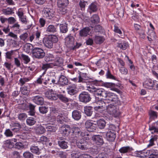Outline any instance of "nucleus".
<instances>
[{
  "label": "nucleus",
  "instance_id": "obj_1",
  "mask_svg": "<svg viewBox=\"0 0 158 158\" xmlns=\"http://www.w3.org/2000/svg\"><path fill=\"white\" fill-rule=\"evenodd\" d=\"M60 131L63 136H68L72 134L78 148L84 150L87 148L85 145L87 143L86 141L89 140L91 137L87 132L81 131L77 127L73 126L71 128L69 125H64L60 127Z\"/></svg>",
  "mask_w": 158,
  "mask_h": 158
},
{
  "label": "nucleus",
  "instance_id": "obj_2",
  "mask_svg": "<svg viewBox=\"0 0 158 158\" xmlns=\"http://www.w3.org/2000/svg\"><path fill=\"white\" fill-rule=\"evenodd\" d=\"M96 103L97 105L94 107V109L98 112L102 113L106 110L110 116L114 117L118 116L120 114L118 107L111 104L109 105L107 100H99Z\"/></svg>",
  "mask_w": 158,
  "mask_h": 158
},
{
  "label": "nucleus",
  "instance_id": "obj_3",
  "mask_svg": "<svg viewBox=\"0 0 158 158\" xmlns=\"http://www.w3.org/2000/svg\"><path fill=\"white\" fill-rule=\"evenodd\" d=\"M63 62L64 60L62 58L56 56L53 62L43 64L42 69L46 70L48 69L52 68L55 66H61L63 64Z\"/></svg>",
  "mask_w": 158,
  "mask_h": 158
},
{
  "label": "nucleus",
  "instance_id": "obj_4",
  "mask_svg": "<svg viewBox=\"0 0 158 158\" xmlns=\"http://www.w3.org/2000/svg\"><path fill=\"white\" fill-rule=\"evenodd\" d=\"M65 44L68 47L71 49L74 50L78 48L81 46L80 43H76V45L74 44V39L73 36L70 35H68L64 39Z\"/></svg>",
  "mask_w": 158,
  "mask_h": 158
},
{
  "label": "nucleus",
  "instance_id": "obj_5",
  "mask_svg": "<svg viewBox=\"0 0 158 158\" xmlns=\"http://www.w3.org/2000/svg\"><path fill=\"white\" fill-rule=\"evenodd\" d=\"M44 70L45 71L40 76V78H41L42 82H43L44 84L49 86L50 85H54L56 83V77H53L47 75L44 76L46 71Z\"/></svg>",
  "mask_w": 158,
  "mask_h": 158
},
{
  "label": "nucleus",
  "instance_id": "obj_6",
  "mask_svg": "<svg viewBox=\"0 0 158 158\" xmlns=\"http://www.w3.org/2000/svg\"><path fill=\"white\" fill-rule=\"evenodd\" d=\"M143 85L144 88L148 89H158V81L150 78L145 80L143 83Z\"/></svg>",
  "mask_w": 158,
  "mask_h": 158
},
{
  "label": "nucleus",
  "instance_id": "obj_7",
  "mask_svg": "<svg viewBox=\"0 0 158 158\" xmlns=\"http://www.w3.org/2000/svg\"><path fill=\"white\" fill-rule=\"evenodd\" d=\"M88 90L91 92H94L95 95L100 97L106 98L107 91L102 88L97 89L92 86H88Z\"/></svg>",
  "mask_w": 158,
  "mask_h": 158
},
{
  "label": "nucleus",
  "instance_id": "obj_8",
  "mask_svg": "<svg viewBox=\"0 0 158 158\" xmlns=\"http://www.w3.org/2000/svg\"><path fill=\"white\" fill-rule=\"evenodd\" d=\"M58 39L55 35H52L43 40L45 46L47 48H51L53 46V43L57 42Z\"/></svg>",
  "mask_w": 158,
  "mask_h": 158
},
{
  "label": "nucleus",
  "instance_id": "obj_9",
  "mask_svg": "<svg viewBox=\"0 0 158 158\" xmlns=\"http://www.w3.org/2000/svg\"><path fill=\"white\" fill-rule=\"evenodd\" d=\"M68 3V0H58L57 5L60 14L63 15L66 13L65 8Z\"/></svg>",
  "mask_w": 158,
  "mask_h": 158
},
{
  "label": "nucleus",
  "instance_id": "obj_10",
  "mask_svg": "<svg viewBox=\"0 0 158 158\" xmlns=\"http://www.w3.org/2000/svg\"><path fill=\"white\" fill-rule=\"evenodd\" d=\"M32 54L35 58L38 59L43 58L45 56V53L41 48L35 47L32 50Z\"/></svg>",
  "mask_w": 158,
  "mask_h": 158
},
{
  "label": "nucleus",
  "instance_id": "obj_11",
  "mask_svg": "<svg viewBox=\"0 0 158 158\" xmlns=\"http://www.w3.org/2000/svg\"><path fill=\"white\" fill-rule=\"evenodd\" d=\"M107 94L106 98H107L106 100H107L108 104L111 102L118 103L119 101L117 96L114 94L107 91Z\"/></svg>",
  "mask_w": 158,
  "mask_h": 158
},
{
  "label": "nucleus",
  "instance_id": "obj_12",
  "mask_svg": "<svg viewBox=\"0 0 158 158\" xmlns=\"http://www.w3.org/2000/svg\"><path fill=\"white\" fill-rule=\"evenodd\" d=\"M43 12L44 16L48 19H51L54 16V11L50 8H44Z\"/></svg>",
  "mask_w": 158,
  "mask_h": 158
},
{
  "label": "nucleus",
  "instance_id": "obj_13",
  "mask_svg": "<svg viewBox=\"0 0 158 158\" xmlns=\"http://www.w3.org/2000/svg\"><path fill=\"white\" fill-rule=\"evenodd\" d=\"M79 99L81 102L87 103L90 100L91 98L89 94L87 92H83L80 94Z\"/></svg>",
  "mask_w": 158,
  "mask_h": 158
},
{
  "label": "nucleus",
  "instance_id": "obj_14",
  "mask_svg": "<svg viewBox=\"0 0 158 158\" xmlns=\"http://www.w3.org/2000/svg\"><path fill=\"white\" fill-rule=\"evenodd\" d=\"M17 141V139L15 138L7 140L4 142L3 146L6 149H11L14 147L15 144L13 142H15Z\"/></svg>",
  "mask_w": 158,
  "mask_h": 158
},
{
  "label": "nucleus",
  "instance_id": "obj_15",
  "mask_svg": "<svg viewBox=\"0 0 158 158\" xmlns=\"http://www.w3.org/2000/svg\"><path fill=\"white\" fill-rule=\"evenodd\" d=\"M85 127L89 131H93L96 129V125L91 120H87L85 123Z\"/></svg>",
  "mask_w": 158,
  "mask_h": 158
},
{
  "label": "nucleus",
  "instance_id": "obj_16",
  "mask_svg": "<svg viewBox=\"0 0 158 158\" xmlns=\"http://www.w3.org/2000/svg\"><path fill=\"white\" fill-rule=\"evenodd\" d=\"M106 137L108 140L111 141H114L116 137L115 131H108L106 134Z\"/></svg>",
  "mask_w": 158,
  "mask_h": 158
},
{
  "label": "nucleus",
  "instance_id": "obj_17",
  "mask_svg": "<svg viewBox=\"0 0 158 158\" xmlns=\"http://www.w3.org/2000/svg\"><path fill=\"white\" fill-rule=\"evenodd\" d=\"M45 96L48 99L56 100L57 98V95L52 90H49L45 93Z\"/></svg>",
  "mask_w": 158,
  "mask_h": 158
},
{
  "label": "nucleus",
  "instance_id": "obj_18",
  "mask_svg": "<svg viewBox=\"0 0 158 158\" xmlns=\"http://www.w3.org/2000/svg\"><path fill=\"white\" fill-rule=\"evenodd\" d=\"M92 139L97 144L100 145L103 144V143L102 137L99 135H94L92 137Z\"/></svg>",
  "mask_w": 158,
  "mask_h": 158
},
{
  "label": "nucleus",
  "instance_id": "obj_19",
  "mask_svg": "<svg viewBox=\"0 0 158 158\" xmlns=\"http://www.w3.org/2000/svg\"><path fill=\"white\" fill-rule=\"evenodd\" d=\"M56 83L55 84H58L61 85H64L68 84V80L65 76L61 75L60 77L59 80L57 82L56 81Z\"/></svg>",
  "mask_w": 158,
  "mask_h": 158
},
{
  "label": "nucleus",
  "instance_id": "obj_20",
  "mask_svg": "<svg viewBox=\"0 0 158 158\" xmlns=\"http://www.w3.org/2000/svg\"><path fill=\"white\" fill-rule=\"evenodd\" d=\"M33 101L37 105H42L44 102V99L43 97L39 96H35L33 99Z\"/></svg>",
  "mask_w": 158,
  "mask_h": 158
},
{
  "label": "nucleus",
  "instance_id": "obj_21",
  "mask_svg": "<svg viewBox=\"0 0 158 158\" xmlns=\"http://www.w3.org/2000/svg\"><path fill=\"white\" fill-rule=\"evenodd\" d=\"M149 129L152 134L158 133V121L154 123V126H150Z\"/></svg>",
  "mask_w": 158,
  "mask_h": 158
},
{
  "label": "nucleus",
  "instance_id": "obj_22",
  "mask_svg": "<svg viewBox=\"0 0 158 158\" xmlns=\"http://www.w3.org/2000/svg\"><path fill=\"white\" fill-rule=\"evenodd\" d=\"M35 132L37 134H43L46 131L45 127L41 125H38L35 127Z\"/></svg>",
  "mask_w": 158,
  "mask_h": 158
},
{
  "label": "nucleus",
  "instance_id": "obj_23",
  "mask_svg": "<svg viewBox=\"0 0 158 158\" xmlns=\"http://www.w3.org/2000/svg\"><path fill=\"white\" fill-rule=\"evenodd\" d=\"M73 118L76 120H78L81 117V113L77 110H74L72 113Z\"/></svg>",
  "mask_w": 158,
  "mask_h": 158
},
{
  "label": "nucleus",
  "instance_id": "obj_24",
  "mask_svg": "<svg viewBox=\"0 0 158 158\" xmlns=\"http://www.w3.org/2000/svg\"><path fill=\"white\" fill-rule=\"evenodd\" d=\"M79 76L78 77V82H83L85 80L87 77V74L86 73L79 72Z\"/></svg>",
  "mask_w": 158,
  "mask_h": 158
},
{
  "label": "nucleus",
  "instance_id": "obj_25",
  "mask_svg": "<svg viewBox=\"0 0 158 158\" xmlns=\"http://www.w3.org/2000/svg\"><path fill=\"white\" fill-rule=\"evenodd\" d=\"M12 29L16 33L20 34L21 31V29L20 27V25L18 23L13 24L11 27Z\"/></svg>",
  "mask_w": 158,
  "mask_h": 158
},
{
  "label": "nucleus",
  "instance_id": "obj_26",
  "mask_svg": "<svg viewBox=\"0 0 158 158\" xmlns=\"http://www.w3.org/2000/svg\"><path fill=\"white\" fill-rule=\"evenodd\" d=\"M44 126L48 131L54 132H55L57 129V127L56 126L53 124L52 125L48 124H45Z\"/></svg>",
  "mask_w": 158,
  "mask_h": 158
},
{
  "label": "nucleus",
  "instance_id": "obj_27",
  "mask_svg": "<svg viewBox=\"0 0 158 158\" xmlns=\"http://www.w3.org/2000/svg\"><path fill=\"white\" fill-rule=\"evenodd\" d=\"M84 112L88 116H91L93 113L92 107L91 106H86L84 107Z\"/></svg>",
  "mask_w": 158,
  "mask_h": 158
},
{
  "label": "nucleus",
  "instance_id": "obj_28",
  "mask_svg": "<svg viewBox=\"0 0 158 158\" xmlns=\"http://www.w3.org/2000/svg\"><path fill=\"white\" fill-rule=\"evenodd\" d=\"M56 56L52 54H48L45 57V61L47 62H53Z\"/></svg>",
  "mask_w": 158,
  "mask_h": 158
},
{
  "label": "nucleus",
  "instance_id": "obj_29",
  "mask_svg": "<svg viewBox=\"0 0 158 158\" xmlns=\"http://www.w3.org/2000/svg\"><path fill=\"white\" fill-rule=\"evenodd\" d=\"M28 34L27 32H25L21 34L19 36L20 40L26 43L29 41Z\"/></svg>",
  "mask_w": 158,
  "mask_h": 158
},
{
  "label": "nucleus",
  "instance_id": "obj_30",
  "mask_svg": "<svg viewBox=\"0 0 158 158\" xmlns=\"http://www.w3.org/2000/svg\"><path fill=\"white\" fill-rule=\"evenodd\" d=\"M90 29L88 27H85L80 31V35L81 36H86L89 34Z\"/></svg>",
  "mask_w": 158,
  "mask_h": 158
},
{
  "label": "nucleus",
  "instance_id": "obj_31",
  "mask_svg": "<svg viewBox=\"0 0 158 158\" xmlns=\"http://www.w3.org/2000/svg\"><path fill=\"white\" fill-rule=\"evenodd\" d=\"M98 8L96 5L94 3H92L89 6L88 9V11L91 14L92 12L96 11Z\"/></svg>",
  "mask_w": 158,
  "mask_h": 158
},
{
  "label": "nucleus",
  "instance_id": "obj_32",
  "mask_svg": "<svg viewBox=\"0 0 158 158\" xmlns=\"http://www.w3.org/2000/svg\"><path fill=\"white\" fill-rule=\"evenodd\" d=\"M60 29L61 32L62 33H66L68 31L67 26L66 23H63L60 24Z\"/></svg>",
  "mask_w": 158,
  "mask_h": 158
},
{
  "label": "nucleus",
  "instance_id": "obj_33",
  "mask_svg": "<svg viewBox=\"0 0 158 158\" xmlns=\"http://www.w3.org/2000/svg\"><path fill=\"white\" fill-rule=\"evenodd\" d=\"M97 124L98 127L100 129L103 128L106 124L105 121L103 119H100L97 122Z\"/></svg>",
  "mask_w": 158,
  "mask_h": 158
},
{
  "label": "nucleus",
  "instance_id": "obj_34",
  "mask_svg": "<svg viewBox=\"0 0 158 158\" xmlns=\"http://www.w3.org/2000/svg\"><path fill=\"white\" fill-rule=\"evenodd\" d=\"M104 40V38L102 36H96L94 40L97 44H100L102 43Z\"/></svg>",
  "mask_w": 158,
  "mask_h": 158
},
{
  "label": "nucleus",
  "instance_id": "obj_35",
  "mask_svg": "<svg viewBox=\"0 0 158 158\" xmlns=\"http://www.w3.org/2000/svg\"><path fill=\"white\" fill-rule=\"evenodd\" d=\"M148 40L151 42L155 40L156 38V35L154 32L152 31L147 37Z\"/></svg>",
  "mask_w": 158,
  "mask_h": 158
},
{
  "label": "nucleus",
  "instance_id": "obj_36",
  "mask_svg": "<svg viewBox=\"0 0 158 158\" xmlns=\"http://www.w3.org/2000/svg\"><path fill=\"white\" fill-rule=\"evenodd\" d=\"M2 11L3 14L5 15H10L14 13L12 9L9 7L3 9Z\"/></svg>",
  "mask_w": 158,
  "mask_h": 158
},
{
  "label": "nucleus",
  "instance_id": "obj_37",
  "mask_svg": "<svg viewBox=\"0 0 158 158\" xmlns=\"http://www.w3.org/2000/svg\"><path fill=\"white\" fill-rule=\"evenodd\" d=\"M21 91L22 93L24 95H28L30 92V89L29 88L25 86L21 87Z\"/></svg>",
  "mask_w": 158,
  "mask_h": 158
},
{
  "label": "nucleus",
  "instance_id": "obj_38",
  "mask_svg": "<svg viewBox=\"0 0 158 158\" xmlns=\"http://www.w3.org/2000/svg\"><path fill=\"white\" fill-rule=\"evenodd\" d=\"M148 113L150 119L154 120L157 118V114L156 112L150 110L149 111Z\"/></svg>",
  "mask_w": 158,
  "mask_h": 158
},
{
  "label": "nucleus",
  "instance_id": "obj_39",
  "mask_svg": "<svg viewBox=\"0 0 158 158\" xmlns=\"http://www.w3.org/2000/svg\"><path fill=\"white\" fill-rule=\"evenodd\" d=\"M20 128V126L19 123H14L11 127V130L15 132L19 131Z\"/></svg>",
  "mask_w": 158,
  "mask_h": 158
},
{
  "label": "nucleus",
  "instance_id": "obj_40",
  "mask_svg": "<svg viewBox=\"0 0 158 158\" xmlns=\"http://www.w3.org/2000/svg\"><path fill=\"white\" fill-rule=\"evenodd\" d=\"M46 31L50 33H54L56 31V28L53 25H49L47 28Z\"/></svg>",
  "mask_w": 158,
  "mask_h": 158
},
{
  "label": "nucleus",
  "instance_id": "obj_41",
  "mask_svg": "<svg viewBox=\"0 0 158 158\" xmlns=\"http://www.w3.org/2000/svg\"><path fill=\"white\" fill-rule=\"evenodd\" d=\"M58 144L60 147L63 149H66L68 147V143L65 141H59Z\"/></svg>",
  "mask_w": 158,
  "mask_h": 158
},
{
  "label": "nucleus",
  "instance_id": "obj_42",
  "mask_svg": "<svg viewBox=\"0 0 158 158\" xmlns=\"http://www.w3.org/2000/svg\"><path fill=\"white\" fill-rule=\"evenodd\" d=\"M132 150L131 148H130L129 147H122L119 149V152L123 153H124L126 152H129Z\"/></svg>",
  "mask_w": 158,
  "mask_h": 158
},
{
  "label": "nucleus",
  "instance_id": "obj_43",
  "mask_svg": "<svg viewBox=\"0 0 158 158\" xmlns=\"http://www.w3.org/2000/svg\"><path fill=\"white\" fill-rule=\"evenodd\" d=\"M36 122V121L35 119L32 117H29L26 120L27 123L29 126L34 125L35 123Z\"/></svg>",
  "mask_w": 158,
  "mask_h": 158
},
{
  "label": "nucleus",
  "instance_id": "obj_44",
  "mask_svg": "<svg viewBox=\"0 0 158 158\" xmlns=\"http://www.w3.org/2000/svg\"><path fill=\"white\" fill-rule=\"evenodd\" d=\"M30 150L32 152L37 155H39L40 153L38 147L36 146H33L31 147Z\"/></svg>",
  "mask_w": 158,
  "mask_h": 158
},
{
  "label": "nucleus",
  "instance_id": "obj_45",
  "mask_svg": "<svg viewBox=\"0 0 158 158\" xmlns=\"http://www.w3.org/2000/svg\"><path fill=\"white\" fill-rule=\"evenodd\" d=\"M90 21L93 23H98L99 21V17L97 15H94L91 17Z\"/></svg>",
  "mask_w": 158,
  "mask_h": 158
},
{
  "label": "nucleus",
  "instance_id": "obj_46",
  "mask_svg": "<svg viewBox=\"0 0 158 158\" xmlns=\"http://www.w3.org/2000/svg\"><path fill=\"white\" fill-rule=\"evenodd\" d=\"M32 47V45L31 44L28 43L26 44L25 45L24 50L26 52L29 53L31 51Z\"/></svg>",
  "mask_w": 158,
  "mask_h": 158
},
{
  "label": "nucleus",
  "instance_id": "obj_47",
  "mask_svg": "<svg viewBox=\"0 0 158 158\" xmlns=\"http://www.w3.org/2000/svg\"><path fill=\"white\" fill-rule=\"evenodd\" d=\"M128 46V44L127 43L124 42L118 44L117 45L118 47L123 50H125L127 48Z\"/></svg>",
  "mask_w": 158,
  "mask_h": 158
},
{
  "label": "nucleus",
  "instance_id": "obj_48",
  "mask_svg": "<svg viewBox=\"0 0 158 158\" xmlns=\"http://www.w3.org/2000/svg\"><path fill=\"white\" fill-rule=\"evenodd\" d=\"M68 93L70 95L74 94L76 92V88L69 86L67 88Z\"/></svg>",
  "mask_w": 158,
  "mask_h": 158
},
{
  "label": "nucleus",
  "instance_id": "obj_49",
  "mask_svg": "<svg viewBox=\"0 0 158 158\" xmlns=\"http://www.w3.org/2000/svg\"><path fill=\"white\" fill-rule=\"evenodd\" d=\"M83 154L78 152H74L71 154V156L72 158H82Z\"/></svg>",
  "mask_w": 158,
  "mask_h": 158
},
{
  "label": "nucleus",
  "instance_id": "obj_50",
  "mask_svg": "<svg viewBox=\"0 0 158 158\" xmlns=\"http://www.w3.org/2000/svg\"><path fill=\"white\" fill-rule=\"evenodd\" d=\"M21 57L22 59L24 60V64H27L30 61V59L28 56L22 54L21 55Z\"/></svg>",
  "mask_w": 158,
  "mask_h": 158
},
{
  "label": "nucleus",
  "instance_id": "obj_51",
  "mask_svg": "<svg viewBox=\"0 0 158 158\" xmlns=\"http://www.w3.org/2000/svg\"><path fill=\"white\" fill-rule=\"evenodd\" d=\"M106 76L107 78L115 80L116 77L113 75L111 73L109 69H108L106 73Z\"/></svg>",
  "mask_w": 158,
  "mask_h": 158
},
{
  "label": "nucleus",
  "instance_id": "obj_52",
  "mask_svg": "<svg viewBox=\"0 0 158 158\" xmlns=\"http://www.w3.org/2000/svg\"><path fill=\"white\" fill-rule=\"evenodd\" d=\"M157 138V136H152V138L149 140V143L148 145V147H151L154 145V141H156Z\"/></svg>",
  "mask_w": 158,
  "mask_h": 158
},
{
  "label": "nucleus",
  "instance_id": "obj_53",
  "mask_svg": "<svg viewBox=\"0 0 158 158\" xmlns=\"http://www.w3.org/2000/svg\"><path fill=\"white\" fill-rule=\"evenodd\" d=\"M64 118L62 114H59L57 117L56 120L58 122L60 123H63Z\"/></svg>",
  "mask_w": 158,
  "mask_h": 158
},
{
  "label": "nucleus",
  "instance_id": "obj_54",
  "mask_svg": "<svg viewBox=\"0 0 158 158\" xmlns=\"http://www.w3.org/2000/svg\"><path fill=\"white\" fill-rule=\"evenodd\" d=\"M57 98H59L60 100L64 102H69V99L62 94H59L57 96Z\"/></svg>",
  "mask_w": 158,
  "mask_h": 158
},
{
  "label": "nucleus",
  "instance_id": "obj_55",
  "mask_svg": "<svg viewBox=\"0 0 158 158\" xmlns=\"http://www.w3.org/2000/svg\"><path fill=\"white\" fill-rule=\"evenodd\" d=\"M30 79L28 78L24 77L21 78L19 80L20 85L21 86L23 85L26 82L29 81Z\"/></svg>",
  "mask_w": 158,
  "mask_h": 158
},
{
  "label": "nucleus",
  "instance_id": "obj_56",
  "mask_svg": "<svg viewBox=\"0 0 158 158\" xmlns=\"http://www.w3.org/2000/svg\"><path fill=\"white\" fill-rule=\"evenodd\" d=\"M15 148L19 149H21L24 148V145L23 143L21 142H16L15 145Z\"/></svg>",
  "mask_w": 158,
  "mask_h": 158
},
{
  "label": "nucleus",
  "instance_id": "obj_57",
  "mask_svg": "<svg viewBox=\"0 0 158 158\" xmlns=\"http://www.w3.org/2000/svg\"><path fill=\"white\" fill-rule=\"evenodd\" d=\"M23 156L25 158H33V154L29 152H26L23 154Z\"/></svg>",
  "mask_w": 158,
  "mask_h": 158
},
{
  "label": "nucleus",
  "instance_id": "obj_58",
  "mask_svg": "<svg viewBox=\"0 0 158 158\" xmlns=\"http://www.w3.org/2000/svg\"><path fill=\"white\" fill-rule=\"evenodd\" d=\"M48 107L45 106L40 107L39 108L40 112L43 114L46 113L48 112Z\"/></svg>",
  "mask_w": 158,
  "mask_h": 158
},
{
  "label": "nucleus",
  "instance_id": "obj_59",
  "mask_svg": "<svg viewBox=\"0 0 158 158\" xmlns=\"http://www.w3.org/2000/svg\"><path fill=\"white\" fill-rule=\"evenodd\" d=\"M29 136L28 134L27 131H25L23 132L20 136V138L22 139H28V136Z\"/></svg>",
  "mask_w": 158,
  "mask_h": 158
},
{
  "label": "nucleus",
  "instance_id": "obj_60",
  "mask_svg": "<svg viewBox=\"0 0 158 158\" xmlns=\"http://www.w3.org/2000/svg\"><path fill=\"white\" fill-rule=\"evenodd\" d=\"M119 70L121 74L124 75H127L128 73L127 69L123 67H120L119 68Z\"/></svg>",
  "mask_w": 158,
  "mask_h": 158
},
{
  "label": "nucleus",
  "instance_id": "obj_61",
  "mask_svg": "<svg viewBox=\"0 0 158 158\" xmlns=\"http://www.w3.org/2000/svg\"><path fill=\"white\" fill-rule=\"evenodd\" d=\"M6 36L12 38L15 40H17L18 38L17 35L12 32H10L6 35Z\"/></svg>",
  "mask_w": 158,
  "mask_h": 158
},
{
  "label": "nucleus",
  "instance_id": "obj_62",
  "mask_svg": "<svg viewBox=\"0 0 158 158\" xmlns=\"http://www.w3.org/2000/svg\"><path fill=\"white\" fill-rule=\"evenodd\" d=\"M18 118L20 120H24L27 118V116L24 113L20 114L18 115Z\"/></svg>",
  "mask_w": 158,
  "mask_h": 158
},
{
  "label": "nucleus",
  "instance_id": "obj_63",
  "mask_svg": "<svg viewBox=\"0 0 158 158\" xmlns=\"http://www.w3.org/2000/svg\"><path fill=\"white\" fill-rule=\"evenodd\" d=\"M4 134L6 137H12L13 135L12 132L9 129L6 130L4 132Z\"/></svg>",
  "mask_w": 158,
  "mask_h": 158
},
{
  "label": "nucleus",
  "instance_id": "obj_64",
  "mask_svg": "<svg viewBox=\"0 0 158 158\" xmlns=\"http://www.w3.org/2000/svg\"><path fill=\"white\" fill-rule=\"evenodd\" d=\"M96 158H108V156L106 154L102 153L99 154Z\"/></svg>",
  "mask_w": 158,
  "mask_h": 158
}]
</instances>
